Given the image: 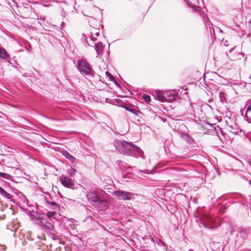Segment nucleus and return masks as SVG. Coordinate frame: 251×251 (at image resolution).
<instances>
[{
    "instance_id": "nucleus-35",
    "label": "nucleus",
    "mask_w": 251,
    "mask_h": 251,
    "mask_svg": "<svg viewBox=\"0 0 251 251\" xmlns=\"http://www.w3.org/2000/svg\"><path fill=\"white\" fill-rule=\"evenodd\" d=\"M250 105H251V103H250Z\"/></svg>"
},
{
    "instance_id": "nucleus-25",
    "label": "nucleus",
    "mask_w": 251,
    "mask_h": 251,
    "mask_svg": "<svg viewBox=\"0 0 251 251\" xmlns=\"http://www.w3.org/2000/svg\"><path fill=\"white\" fill-rule=\"evenodd\" d=\"M5 191L0 186V194L2 195Z\"/></svg>"
},
{
    "instance_id": "nucleus-17",
    "label": "nucleus",
    "mask_w": 251,
    "mask_h": 251,
    "mask_svg": "<svg viewBox=\"0 0 251 251\" xmlns=\"http://www.w3.org/2000/svg\"><path fill=\"white\" fill-rule=\"evenodd\" d=\"M105 74L109 77L110 80L115 81L116 84L117 83V81L115 79V77L111 74V73H110L108 71H106Z\"/></svg>"
},
{
    "instance_id": "nucleus-2",
    "label": "nucleus",
    "mask_w": 251,
    "mask_h": 251,
    "mask_svg": "<svg viewBox=\"0 0 251 251\" xmlns=\"http://www.w3.org/2000/svg\"><path fill=\"white\" fill-rule=\"evenodd\" d=\"M88 201L99 210H105L107 208V201L101 199L95 191H91L86 195Z\"/></svg>"
},
{
    "instance_id": "nucleus-26",
    "label": "nucleus",
    "mask_w": 251,
    "mask_h": 251,
    "mask_svg": "<svg viewBox=\"0 0 251 251\" xmlns=\"http://www.w3.org/2000/svg\"><path fill=\"white\" fill-rule=\"evenodd\" d=\"M45 197H48V198H49V200L52 201V198L50 197V194H47V196H46Z\"/></svg>"
},
{
    "instance_id": "nucleus-14",
    "label": "nucleus",
    "mask_w": 251,
    "mask_h": 251,
    "mask_svg": "<svg viewBox=\"0 0 251 251\" xmlns=\"http://www.w3.org/2000/svg\"><path fill=\"white\" fill-rule=\"evenodd\" d=\"M182 139L187 143L192 144L194 142L193 139L188 134H184L182 135Z\"/></svg>"
},
{
    "instance_id": "nucleus-4",
    "label": "nucleus",
    "mask_w": 251,
    "mask_h": 251,
    "mask_svg": "<svg viewBox=\"0 0 251 251\" xmlns=\"http://www.w3.org/2000/svg\"><path fill=\"white\" fill-rule=\"evenodd\" d=\"M77 68L79 72L84 75H91L92 69L89 63L85 60L81 59L77 62Z\"/></svg>"
},
{
    "instance_id": "nucleus-3",
    "label": "nucleus",
    "mask_w": 251,
    "mask_h": 251,
    "mask_svg": "<svg viewBox=\"0 0 251 251\" xmlns=\"http://www.w3.org/2000/svg\"><path fill=\"white\" fill-rule=\"evenodd\" d=\"M35 215H31L30 216L31 220L36 224L40 225L42 228L46 230H52L54 228L52 224V220L50 219L49 220L45 217L37 216Z\"/></svg>"
},
{
    "instance_id": "nucleus-12",
    "label": "nucleus",
    "mask_w": 251,
    "mask_h": 251,
    "mask_svg": "<svg viewBox=\"0 0 251 251\" xmlns=\"http://www.w3.org/2000/svg\"><path fill=\"white\" fill-rule=\"evenodd\" d=\"M61 153L63 156H64L67 158L69 159L72 162H75V157H74L73 155L70 154L67 151H62Z\"/></svg>"
},
{
    "instance_id": "nucleus-8",
    "label": "nucleus",
    "mask_w": 251,
    "mask_h": 251,
    "mask_svg": "<svg viewBox=\"0 0 251 251\" xmlns=\"http://www.w3.org/2000/svg\"><path fill=\"white\" fill-rule=\"evenodd\" d=\"M103 48L104 46L101 42H99L95 44V50L97 53V56L100 55L102 54Z\"/></svg>"
},
{
    "instance_id": "nucleus-30",
    "label": "nucleus",
    "mask_w": 251,
    "mask_h": 251,
    "mask_svg": "<svg viewBox=\"0 0 251 251\" xmlns=\"http://www.w3.org/2000/svg\"><path fill=\"white\" fill-rule=\"evenodd\" d=\"M227 41H226V42H224V45H225V46H227Z\"/></svg>"
},
{
    "instance_id": "nucleus-19",
    "label": "nucleus",
    "mask_w": 251,
    "mask_h": 251,
    "mask_svg": "<svg viewBox=\"0 0 251 251\" xmlns=\"http://www.w3.org/2000/svg\"><path fill=\"white\" fill-rule=\"evenodd\" d=\"M76 172V170H75V169H73V168H71V169H69L68 171V174L70 176H73Z\"/></svg>"
},
{
    "instance_id": "nucleus-27",
    "label": "nucleus",
    "mask_w": 251,
    "mask_h": 251,
    "mask_svg": "<svg viewBox=\"0 0 251 251\" xmlns=\"http://www.w3.org/2000/svg\"><path fill=\"white\" fill-rule=\"evenodd\" d=\"M142 172L145 173V174H151L152 173L151 172H149L148 171V170H144V171H142Z\"/></svg>"
},
{
    "instance_id": "nucleus-15",
    "label": "nucleus",
    "mask_w": 251,
    "mask_h": 251,
    "mask_svg": "<svg viewBox=\"0 0 251 251\" xmlns=\"http://www.w3.org/2000/svg\"><path fill=\"white\" fill-rule=\"evenodd\" d=\"M125 108L126 110L130 111L136 116H138V113H140V111L137 109L133 107L128 106L125 107Z\"/></svg>"
},
{
    "instance_id": "nucleus-1",
    "label": "nucleus",
    "mask_w": 251,
    "mask_h": 251,
    "mask_svg": "<svg viewBox=\"0 0 251 251\" xmlns=\"http://www.w3.org/2000/svg\"><path fill=\"white\" fill-rule=\"evenodd\" d=\"M114 145L118 151L125 155L135 157H142L143 154L142 150L131 142L121 140H116L114 141Z\"/></svg>"
},
{
    "instance_id": "nucleus-22",
    "label": "nucleus",
    "mask_w": 251,
    "mask_h": 251,
    "mask_svg": "<svg viewBox=\"0 0 251 251\" xmlns=\"http://www.w3.org/2000/svg\"><path fill=\"white\" fill-rule=\"evenodd\" d=\"M219 97H220V100L222 101L223 100V99H224V95H225L224 93L223 92H220L219 93Z\"/></svg>"
},
{
    "instance_id": "nucleus-11",
    "label": "nucleus",
    "mask_w": 251,
    "mask_h": 251,
    "mask_svg": "<svg viewBox=\"0 0 251 251\" xmlns=\"http://www.w3.org/2000/svg\"><path fill=\"white\" fill-rule=\"evenodd\" d=\"M192 8L194 11L199 12L201 16L203 18V20H204V18L207 17V16L205 14L204 11L201 10V7L199 6H192Z\"/></svg>"
},
{
    "instance_id": "nucleus-23",
    "label": "nucleus",
    "mask_w": 251,
    "mask_h": 251,
    "mask_svg": "<svg viewBox=\"0 0 251 251\" xmlns=\"http://www.w3.org/2000/svg\"><path fill=\"white\" fill-rule=\"evenodd\" d=\"M0 176L4 178H7L8 176V174L0 172Z\"/></svg>"
},
{
    "instance_id": "nucleus-32",
    "label": "nucleus",
    "mask_w": 251,
    "mask_h": 251,
    "mask_svg": "<svg viewBox=\"0 0 251 251\" xmlns=\"http://www.w3.org/2000/svg\"><path fill=\"white\" fill-rule=\"evenodd\" d=\"M233 50V49H232V50H229V52H231Z\"/></svg>"
},
{
    "instance_id": "nucleus-9",
    "label": "nucleus",
    "mask_w": 251,
    "mask_h": 251,
    "mask_svg": "<svg viewBox=\"0 0 251 251\" xmlns=\"http://www.w3.org/2000/svg\"><path fill=\"white\" fill-rule=\"evenodd\" d=\"M8 58H10V55L7 52L6 50L0 47V59H5Z\"/></svg>"
},
{
    "instance_id": "nucleus-31",
    "label": "nucleus",
    "mask_w": 251,
    "mask_h": 251,
    "mask_svg": "<svg viewBox=\"0 0 251 251\" xmlns=\"http://www.w3.org/2000/svg\"><path fill=\"white\" fill-rule=\"evenodd\" d=\"M96 35L97 36H98L99 35V33H98V32L96 33Z\"/></svg>"
},
{
    "instance_id": "nucleus-6",
    "label": "nucleus",
    "mask_w": 251,
    "mask_h": 251,
    "mask_svg": "<svg viewBox=\"0 0 251 251\" xmlns=\"http://www.w3.org/2000/svg\"><path fill=\"white\" fill-rule=\"evenodd\" d=\"M59 181L61 184L65 187L72 189L77 188V186H75L74 180L67 176H60L59 177Z\"/></svg>"
},
{
    "instance_id": "nucleus-21",
    "label": "nucleus",
    "mask_w": 251,
    "mask_h": 251,
    "mask_svg": "<svg viewBox=\"0 0 251 251\" xmlns=\"http://www.w3.org/2000/svg\"><path fill=\"white\" fill-rule=\"evenodd\" d=\"M55 212L50 211V212H48L47 213V216L50 219L51 218H53V217L55 215ZM53 218L54 219V217H53Z\"/></svg>"
},
{
    "instance_id": "nucleus-20",
    "label": "nucleus",
    "mask_w": 251,
    "mask_h": 251,
    "mask_svg": "<svg viewBox=\"0 0 251 251\" xmlns=\"http://www.w3.org/2000/svg\"><path fill=\"white\" fill-rule=\"evenodd\" d=\"M167 102L168 101H171L175 99V96L173 94L167 95L166 96Z\"/></svg>"
},
{
    "instance_id": "nucleus-18",
    "label": "nucleus",
    "mask_w": 251,
    "mask_h": 251,
    "mask_svg": "<svg viewBox=\"0 0 251 251\" xmlns=\"http://www.w3.org/2000/svg\"><path fill=\"white\" fill-rule=\"evenodd\" d=\"M142 99L146 101V102H149L151 101V97L148 95H147L146 94H144L142 96Z\"/></svg>"
},
{
    "instance_id": "nucleus-28",
    "label": "nucleus",
    "mask_w": 251,
    "mask_h": 251,
    "mask_svg": "<svg viewBox=\"0 0 251 251\" xmlns=\"http://www.w3.org/2000/svg\"><path fill=\"white\" fill-rule=\"evenodd\" d=\"M159 242H160V243L161 244H162V245H163V246H165V244H164V242H162V241H159Z\"/></svg>"
},
{
    "instance_id": "nucleus-33",
    "label": "nucleus",
    "mask_w": 251,
    "mask_h": 251,
    "mask_svg": "<svg viewBox=\"0 0 251 251\" xmlns=\"http://www.w3.org/2000/svg\"><path fill=\"white\" fill-rule=\"evenodd\" d=\"M86 1H93V0H86Z\"/></svg>"
},
{
    "instance_id": "nucleus-29",
    "label": "nucleus",
    "mask_w": 251,
    "mask_h": 251,
    "mask_svg": "<svg viewBox=\"0 0 251 251\" xmlns=\"http://www.w3.org/2000/svg\"><path fill=\"white\" fill-rule=\"evenodd\" d=\"M6 193H7V192L5 191V192H4L3 194H2V196L4 197V196L6 195Z\"/></svg>"
},
{
    "instance_id": "nucleus-10",
    "label": "nucleus",
    "mask_w": 251,
    "mask_h": 251,
    "mask_svg": "<svg viewBox=\"0 0 251 251\" xmlns=\"http://www.w3.org/2000/svg\"><path fill=\"white\" fill-rule=\"evenodd\" d=\"M156 98L161 102H167L166 97L160 91H157L156 93Z\"/></svg>"
},
{
    "instance_id": "nucleus-16",
    "label": "nucleus",
    "mask_w": 251,
    "mask_h": 251,
    "mask_svg": "<svg viewBox=\"0 0 251 251\" xmlns=\"http://www.w3.org/2000/svg\"><path fill=\"white\" fill-rule=\"evenodd\" d=\"M45 200L47 203L49 204H50L51 205L56 206L58 207V205L53 201L49 200V198H48V197H44Z\"/></svg>"
},
{
    "instance_id": "nucleus-7",
    "label": "nucleus",
    "mask_w": 251,
    "mask_h": 251,
    "mask_svg": "<svg viewBox=\"0 0 251 251\" xmlns=\"http://www.w3.org/2000/svg\"><path fill=\"white\" fill-rule=\"evenodd\" d=\"M204 226L208 228L214 229L218 227V224L215 220L210 216H206L203 219Z\"/></svg>"
},
{
    "instance_id": "nucleus-13",
    "label": "nucleus",
    "mask_w": 251,
    "mask_h": 251,
    "mask_svg": "<svg viewBox=\"0 0 251 251\" xmlns=\"http://www.w3.org/2000/svg\"><path fill=\"white\" fill-rule=\"evenodd\" d=\"M245 115L246 120L248 122L251 123V105H250L247 108Z\"/></svg>"
},
{
    "instance_id": "nucleus-34",
    "label": "nucleus",
    "mask_w": 251,
    "mask_h": 251,
    "mask_svg": "<svg viewBox=\"0 0 251 251\" xmlns=\"http://www.w3.org/2000/svg\"><path fill=\"white\" fill-rule=\"evenodd\" d=\"M0 219H3V217H0Z\"/></svg>"
},
{
    "instance_id": "nucleus-24",
    "label": "nucleus",
    "mask_w": 251,
    "mask_h": 251,
    "mask_svg": "<svg viewBox=\"0 0 251 251\" xmlns=\"http://www.w3.org/2000/svg\"><path fill=\"white\" fill-rule=\"evenodd\" d=\"M4 197L6 198L7 199H9L10 200L12 197V196L10 194H9V193H8L7 192L6 195H5Z\"/></svg>"
},
{
    "instance_id": "nucleus-5",
    "label": "nucleus",
    "mask_w": 251,
    "mask_h": 251,
    "mask_svg": "<svg viewBox=\"0 0 251 251\" xmlns=\"http://www.w3.org/2000/svg\"><path fill=\"white\" fill-rule=\"evenodd\" d=\"M113 194L118 199L123 201H130L134 199L133 193L125 191H114Z\"/></svg>"
}]
</instances>
